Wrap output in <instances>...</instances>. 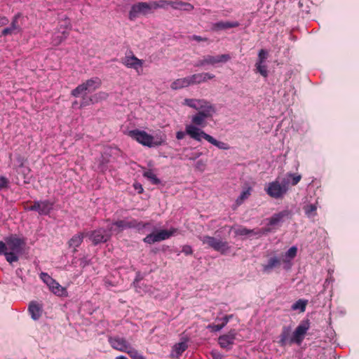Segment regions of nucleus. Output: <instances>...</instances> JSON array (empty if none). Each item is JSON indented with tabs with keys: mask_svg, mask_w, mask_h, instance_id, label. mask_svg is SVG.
Segmentation results:
<instances>
[{
	"mask_svg": "<svg viewBox=\"0 0 359 359\" xmlns=\"http://www.w3.org/2000/svg\"><path fill=\"white\" fill-rule=\"evenodd\" d=\"M128 135L138 143L148 147H156L165 142V136L161 135H151L144 130L139 129L129 130Z\"/></svg>",
	"mask_w": 359,
	"mask_h": 359,
	"instance_id": "3",
	"label": "nucleus"
},
{
	"mask_svg": "<svg viewBox=\"0 0 359 359\" xmlns=\"http://www.w3.org/2000/svg\"><path fill=\"white\" fill-rule=\"evenodd\" d=\"M215 76L208 72H201L194 74L190 76L191 85L200 84L207 82L208 80L213 79Z\"/></svg>",
	"mask_w": 359,
	"mask_h": 359,
	"instance_id": "19",
	"label": "nucleus"
},
{
	"mask_svg": "<svg viewBox=\"0 0 359 359\" xmlns=\"http://www.w3.org/2000/svg\"><path fill=\"white\" fill-rule=\"evenodd\" d=\"M181 5V1H169V6L172 7L173 9L180 10Z\"/></svg>",
	"mask_w": 359,
	"mask_h": 359,
	"instance_id": "46",
	"label": "nucleus"
},
{
	"mask_svg": "<svg viewBox=\"0 0 359 359\" xmlns=\"http://www.w3.org/2000/svg\"><path fill=\"white\" fill-rule=\"evenodd\" d=\"M208 329L210 330L212 332H217L222 329V325L220 324L218 325H209Z\"/></svg>",
	"mask_w": 359,
	"mask_h": 359,
	"instance_id": "49",
	"label": "nucleus"
},
{
	"mask_svg": "<svg viewBox=\"0 0 359 359\" xmlns=\"http://www.w3.org/2000/svg\"><path fill=\"white\" fill-rule=\"evenodd\" d=\"M182 252L184 253L186 255H192L193 250L190 245H185L182 247Z\"/></svg>",
	"mask_w": 359,
	"mask_h": 359,
	"instance_id": "48",
	"label": "nucleus"
},
{
	"mask_svg": "<svg viewBox=\"0 0 359 359\" xmlns=\"http://www.w3.org/2000/svg\"><path fill=\"white\" fill-rule=\"evenodd\" d=\"M152 12L151 1L139 2L131 6L128 17L130 20L137 18L140 15H146Z\"/></svg>",
	"mask_w": 359,
	"mask_h": 359,
	"instance_id": "12",
	"label": "nucleus"
},
{
	"mask_svg": "<svg viewBox=\"0 0 359 359\" xmlns=\"http://www.w3.org/2000/svg\"><path fill=\"white\" fill-rule=\"evenodd\" d=\"M190 39L191 40H194V41H206L208 39L206 38H203L200 36H197V35H193L190 37Z\"/></svg>",
	"mask_w": 359,
	"mask_h": 359,
	"instance_id": "54",
	"label": "nucleus"
},
{
	"mask_svg": "<svg viewBox=\"0 0 359 359\" xmlns=\"http://www.w3.org/2000/svg\"><path fill=\"white\" fill-rule=\"evenodd\" d=\"M151 4L152 11L158 8H166L169 6V1L167 0L151 1Z\"/></svg>",
	"mask_w": 359,
	"mask_h": 359,
	"instance_id": "34",
	"label": "nucleus"
},
{
	"mask_svg": "<svg viewBox=\"0 0 359 359\" xmlns=\"http://www.w3.org/2000/svg\"><path fill=\"white\" fill-rule=\"evenodd\" d=\"M256 69L257 72L264 77H267L268 76V70L267 67L265 65L264 62H256L255 64Z\"/></svg>",
	"mask_w": 359,
	"mask_h": 359,
	"instance_id": "37",
	"label": "nucleus"
},
{
	"mask_svg": "<svg viewBox=\"0 0 359 359\" xmlns=\"http://www.w3.org/2000/svg\"><path fill=\"white\" fill-rule=\"evenodd\" d=\"M288 186L289 182L285 179H283L281 181L276 179L268 184L265 191L269 196L273 198H282L287 192Z\"/></svg>",
	"mask_w": 359,
	"mask_h": 359,
	"instance_id": "5",
	"label": "nucleus"
},
{
	"mask_svg": "<svg viewBox=\"0 0 359 359\" xmlns=\"http://www.w3.org/2000/svg\"><path fill=\"white\" fill-rule=\"evenodd\" d=\"M194 6L189 3L182 1L181 8L180 10H183L185 11H191L194 9Z\"/></svg>",
	"mask_w": 359,
	"mask_h": 359,
	"instance_id": "45",
	"label": "nucleus"
},
{
	"mask_svg": "<svg viewBox=\"0 0 359 359\" xmlns=\"http://www.w3.org/2000/svg\"><path fill=\"white\" fill-rule=\"evenodd\" d=\"M307 304V300L299 299L292 306L294 311L299 310L300 312H304Z\"/></svg>",
	"mask_w": 359,
	"mask_h": 359,
	"instance_id": "36",
	"label": "nucleus"
},
{
	"mask_svg": "<svg viewBox=\"0 0 359 359\" xmlns=\"http://www.w3.org/2000/svg\"><path fill=\"white\" fill-rule=\"evenodd\" d=\"M29 172L30 169L28 167H24L22 165L20 167V170L19 171V173H22L25 176V178H26V175H29Z\"/></svg>",
	"mask_w": 359,
	"mask_h": 359,
	"instance_id": "51",
	"label": "nucleus"
},
{
	"mask_svg": "<svg viewBox=\"0 0 359 359\" xmlns=\"http://www.w3.org/2000/svg\"><path fill=\"white\" fill-rule=\"evenodd\" d=\"M49 289L55 294L58 296H67V292L66 289L62 287L55 280L53 281V283L48 286Z\"/></svg>",
	"mask_w": 359,
	"mask_h": 359,
	"instance_id": "25",
	"label": "nucleus"
},
{
	"mask_svg": "<svg viewBox=\"0 0 359 359\" xmlns=\"http://www.w3.org/2000/svg\"><path fill=\"white\" fill-rule=\"evenodd\" d=\"M69 35L66 34H63L62 31L57 30L54 32L51 38V43L54 46L60 45L62 41H64Z\"/></svg>",
	"mask_w": 359,
	"mask_h": 359,
	"instance_id": "27",
	"label": "nucleus"
},
{
	"mask_svg": "<svg viewBox=\"0 0 359 359\" xmlns=\"http://www.w3.org/2000/svg\"><path fill=\"white\" fill-rule=\"evenodd\" d=\"M92 97L94 103H97L101 100H106L108 97V94L105 92L100 91L92 95Z\"/></svg>",
	"mask_w": 359,
	"mask_h": 359,
	"instance_id": "39",
	"label": "nucleus"
},
{
	"mask_svg": "<svg viewBox=\"0 0 359 359\" xmlns=\"http://www.w3.org/2000/svg\"><path fill=\"white\" fill-rule=\"evenodd\" d=\"M147 224H144L142 222H138L136 219L128 220H118L111 224V226L109 228V231L112 233H118L121 231L126 229H142L146 226Z\"/></svg>",
	"mask_w": 359,
	"mask_h": 359,
	"instance_id": "8",
	"label": "nucleus"
},
{
	"mask_svg": "<svg viewBox=\"0 0 359 359\" xmlns=\"http://www.w3.org/2000/svg\"><path fill=\"white\" fill-rule=\"evenodd\" d=\"M203 244H206L209 248H212L215 251L219 252L222 254L226 253L230 247L226 241H223L215 237L210 236H203L199 237Z\"/></svg>",
	"mask_w": 359,
	"mask_h": 359,
	"instance_id": "9",
	"label": "nucleus"
},
{
	"mask_svg": "<svg viewBox=\"0 0 359 359\" xmlns=\"http://www.w3.org/2000/svg\"><path fill=\"white\" fill-rule=\"evenodd\" d=\"M8 22L9 20L6 17L0 15V27L6 25Z\"/></svg>",
	"mask_w": 359,
	"mask_h": 359,
	"instance_id": "53",
	"label": "nucleus"
},
{
	"mask_svg": "<svg viewBox=\"0 0 359 359\" xmlns=\"http://www.w3.org/2000/svg\"><path fill=\"white\" fill-rule=\"evenodd\" d=\"M203 139L220 149L228 150L230 149V147L228 144L224 142L218 141L210 135H208Z\"/></svg>",
	"mask_w": 359,
	"mask_h": 359,
	"instance_id": "28",
	"label": "nucleus"
},
{
	"mask_svg": "<svg viewBox=\"0 0 359 359\" xmlns=\"http://www.w3.org/2000/svg\"><path fill=\"white\" fill-rule=\"evenodd\" d=\"M108 341L114 349L126 353L132 359H145L124 337H109Z\"/></svg>",
	"mask_w": 359,
	"mask_h": 359,
	"instance_id": "4",
	"label": "nucleus"
},
{
	"mask_svg": "<svg viewBox=\"0 0 359 359\" xmlns=\"http://www.w3.org/2000/svg\"><path fill=\"white\" fill-rule=\"evenodd\" d=\"M290 328L288 327H284L282 333L280 336L279 344L281 346H285L287 344H290Z\"/></svg>",
	"mask_w": 359,
	"mask_h": 359,
	"instance_id": "29",
	"label": "nucleus"
},
{
	"mask_svg": "<svg viewBox=\"0 0 359 359\" xmlns=\"http://www.w3.org/2000/svg\"><path fill=\"white\" fill-rule=\"evenodd\" d=\"M89 236L93 243L97 245L109 241L111 236V233H107L104 229H98L92 231Z\"/></svg>",
	"mask_w": 359,
	"mask_h": 359,
	"instance_id": "17",
	"label": "nucleus"
},
{
	"mask_svg": "<svg viewBox=\"0 0 359 359\" xmlns=\"http://www.w3.org/2000/svg\"><path fill=\"white\" fill-rule=\"evenodd\" d=\"M186 135H187V124L185 125V131L180 130L176 133V138L178 140H181L184 139Z\"/></svg>",
	"mask_w": 359,
	"mask_h": 359,
	"instance_id": "47",
	"label": "nucleus"
},
{
	"mask_svg": "<svg viewBox=\"0 0 359 359\" xmlns=\"http://www.w3.org/2000/svg\"><path fill=\"white\" fill-rule=\"evenodd\" d=\"M200 154H197V155H196V157H198V156H200Z\"/></svg>",
	"mask_w": 359,
	"mask_h": 359,
	"instance_id": "62",
	"label": "nucleus"
},
{
	"mask_svg": "<svg viewBox=\"0 0 359 359\" xmlns=\"http://www.w3.org/2000/svg\"><path fill=\"white\" fill-rule=\"evenodd\" d=\"M29 311L34 320L39 318L41 314V307L35 302H32L29 306Z\"/></svg>",
	"mask_w": 359,
	"mask_h": 359,
	"instance_id": "31",
	"label": "nucleus"
},
{
	"mask_svg": "<svg viewBox=\"0 0 359 359\" xmlns=\"http://www.w3.org/2000/svg\"><path fill=\"white\" fill-rule=\"evenodd\" d=\"M40 278L48 286L51 285L54 280L48 273L43 272L40 274Z\"/></svg>",
	"mask_w": 359,
	"mask_h": 359,
	"instance_id": "42",
	"label": "nucleus"
},
{
	"mask_svg": "<svg viewBox=\"0 0 359 359\" xmlns=\"http://www.w3.org/2000/svg\"><path fill=\"white\" fill-rule=\"evenodd\" d=\"M177 229L171 228L170 230H161L155 233H150L144 238V242L148 244H153L170 238L175 235Z\"/></svg>",
	"mask_w": 359,
	"mask_h": 359,
	"instance_id": "13",
	"label": "nucleus"
},
{
	"mask_svg": "<svg viewBox=\"0 0 359 359\" xmlns=\"http://www.w3.org/2000/svg\"><path fill=\"white\" fill-rule=\"evenodd\" d=\"M239 26L238 22H219L213 25V28L216 30L226 29Z\"/></svg>",
	"mask_w": 359,
	"mask_h": 359,
	"instance_id": "30",
	"label": "nucleus"
},
{
	"mask_svg": "<svg viewBox=\"0 0 359 359\" xmlns=\"http://www.w3.org/2000/svg\"><path fill=\"white\" fill-rule=\"evenodd\" d=\"M287 176L292 179V185L297 184L302 178L300 175H295V174H292V173H289L287 175Z\"/></svg>",
	"mask_w": 359,
	"mask_h": 359,
	"instance_id": "44",
	"label": "nucleus"
},
{
	"mask_svg": "<svg viewBox=\"0 0 359 359\" xmlns=\"http://www.w3.org/2000/svg\"><path fill=\"white\" fill-rule=\"evenodd\" d=\"M182 104L197 111L191 115V123L187 124V132L190 138L201 142L208 135L203 128L207 126L208 120L216 114L215 104L203 98H185Z\"/></svg>",
	"mask_w": 359,
	"mask_h": 359,
	"instance_id": "1",
	"label": "nucleus"
},
{
	"mask_svg": "<svg viewBox=\"0 0 359 359\" xmlns=\"http://www.w3.org/2000/svg\"><path fill=\"white\" fill-rule=\"evenodd\" d=\"M297 252V248L295 246L291 247L285 253V258L283 259L284 262H289L291 259H294Z\"/></svg>",
	"mask_w": 359,
	"mask_h": 359,
	"instance_id": "35",
	"label": "nucleus"
},
{
	"mask_svg": "<svg viewBox=\"0 0 359 359\" xmlns=\"http://www.w3.org/2000/svg\"><path fill=\"white\" fill-rule=\"evenodd\" d=\"M102 84L101 79L98 77H93L86 80L72 90L71 95L75 97L87 95L98 89Z\"/></svg>",
	"mask_w": 359,
	"mask_h": 359,
	"instance_id": "7",
	"label": "nucleus"
},
{
	"mask_svg": "<svg viewBox=\"0 0 359 359\" xmlns=\"http://www.w3.org/2000/svg\"><path fill=\"white\" fill-rule=\"evenodd\" d=\"M235 233L238 236H252L260 234L261 233H257L254 230H250L245 227H239L236 229Z\"/></svg>",
	"mask_w": 359,
	"mask_h": 359,
	"instance_id": "33",
	"label": "nucleus"
},
{
	"mask_svg": "<svg viewBox=\"0 0 359 359\" xmlns=\"http://www.w3.org/2000/svg\"><path fill=\"white\" fill-rule=\"evenodd\" d=\"M196 169L199 170L200 171H203L205 168V163L203 161L200 160V161H197V163L196 164Z\"/></svg>",
	"mask_w": 359,
	"mask_h": 359,
	"instance_id": "50",
	"label": "nucleus"
},
{
	"mask_svg": "<svg viewBox=\"0 0 359 359\" xmlns=\"http://www.w3.org/2000/svg\"><path fill=\"white\" fill-rule=\"evenodd\" d=\"M237 332L235 330H230L228 333L221 335L218 339L220 346L223 348H231L236 339Z\"/></svg>",
	"mask_w": 359,
	"mask_h": 359,
	"instance_id": "18",
	"label": "nucleus"
},
{
	"mask_svg": "<svg viewBox=\"0 0 359 359\" xmlns=\"http://www.w3.org/2000/svg\"><path fill=\"white\" fill-rule=\"evenodd\" d=\"M233 317L232 315H228V316H225L224 317V319H226L227 320V322H229L230 320V319H231Z\"/></svg>",
	"mask_w": 359,
	"mask_h": 359,
	"instance_id": "59",
	"label": "nucleus"
},
{
	"mask_svg": "<svg viewBox=\"0 0 359 359\" xmlns=\"http://www.w3.org/2000/svg\"><path fill=\"white\" fill-rule=\"evenodd\" d=\"M220 320L222 321V323L220 325H222V328L225 327V325L229 323L226 319L224 318H221Z\"/></svg>",
	"mask_w": 359,
	"mask_h": 359,
	"instance_id": "57",
	"label": "nucleus"
},
{
	"mask_svg": "<svg viewBox=\"0 0 359 359\" xmlns=\"http://www.w3.org/2000/svg\"><path fill=\"white\" fill-rule=\"evenodd\" d=\"M134 187H135V189H138V192L139 193H142V192L143 189H142V186L140 184H134Z\"/></svg>",
	"mask_w": 359,
	"mask_h": 359,
	"instance_id": "56",
	"label": "nucleus"
},
{
	"mask_svg": "<svg viewBox=\"0 0 359 359\" xmlns=\"http://www.w3.org/2000/svg\"><path fill=\"white\" fill-rule=\"evenodd\" d=\"M251 187H248L247 189H244L241 193V195L236 199V204L238 205H241L245 200H246L251 195Z\"/></svg>",
	"mask_w": 359,
	"mask_h": 359,
	"instance_id": "32",
	"label": "nucleus"
},
{
	"mask_svg": "<svg viewBox=\"0 0 359 359\" xmlns=\"http://www.w3.org/2000/svg\"><path fill=\"white\" fill-rule=\"evenodd\" d=\"M231 59L229 54H222L218 55H205L196 64V67H204L206 65L215 66L219 63H226Z\"/></svg>",
	"mask_w": 359,
	"mask_h": 359,
	"instance_id": "11",
	"label": "nucleus"
},
{
	"mask_svg": "<svg viewBox=\"0 0 359 359\" xmlns=\"http://www.w3.org/2000/svg\"><path fill=\"white\" fill-rule=\"evenodd\" d=\"M291 215V211L288 210H284L278 213L274 214L269 219V224L274 226L280 223L283 220L284 218L288 217Z\"/></svg>",
	"mask_w": 359,
	"mask_h": 359,
	"instance_id": "22",
	"label": "nucleus"
},
{
	"mask_svg": "<svg viewBox=\"0 0 359 359\" xmlns=\"http://www.w3.org/2000/svg\"><path fill=\"white\" fill-rule=\"evenodd\" d=\"M77 104H78L77 101H75V102H74L72 103V107H75Z\"/></svg>",
	"mask_w": 359,
	"mask_h": 359,
	"instance_id": "61",
	"label": "nucleus"
},
{
	"mask_svg": "<svg viewBox=\"0 0 359 359\" xmlns=\"http://www.w3.org/2000/svg\"><path fill=\"white\" fill-rule=\"evenodd\" d=\"M144 177L149 179L152 184H160V180L156 177L152 170H147L143 174Z\"/></svg>",
	"mask_w": 359,
	"mask_h": 359,
	"instance_id": "38",
	"label": "nucleus"
},
{
	"mask_svg": "<svg viewBox=\"0 0 359 359\" xmlns=\"http://www.w3.org/2000/svg\"><path fill=\"white\" fill-rule=\"evenodd\" d=\"M233 317L232 315H228V316H225L224 317V319H226L227 320V322H229L230 320V319H231Z\"/></svg>",
	"mask_w": 359,
	"mask_h": 359,
	"instance_id": "58",
	"label": "nucleus"
},
{
	"mask_svg": "<svg viewBox=\"0 0 359 359\" xmlns=\"http://www.w3.org/2000/svg\"><path fill=\"white\" fill-rule=\"evenodd\" d=\"M309 327L310 324L308 320L302 322L294 331L292 337H290V344L295 343L300 345Z\"/></svg>",
	"mask_w": 359,
	"mask_h": 359,
	"instance_id": "14",
	"label": "nucleus"
},
{
	"mask_svg": "<svg viewBox=\"0 0 359 359\" xmlns=\"http://www.w3.org/2000/svg\"><path fill=\"white\" fill-rule=\"evenodd\" d=\"M211 355L212 359H223V356L217 351H212Z\"/></svg>",
	"mask_w": 359,
	"mask_h": 359,
	"instance_id": "55",
	"label": "nucleus"
},
{
	"mask_svg": "<svg viewBox=\"0 0 359 359\" xmlns=\"http://www.w3.org/2000/svg\"><path fill=\"white\" fill-rule=\"evenodd\" d=\"M189 86H191L190 76L174 80L170 83V88L173 90H177L189 87Z\"/></svg>",
	"mask_w": 359,
	"mask_h": 359,
	"instance_id": "20",
	"label": "nucleus"
},
{
	"mask_svg": "<svg viewBox=\"0 0 359 359\" xmlns=\"http://www.w3.org/2000/svg\"><path fill=\"white\" fill-rule=\"evenodd\" d=\"M81 96L82 97V100L80 103V106H79L80 108L88 106L90 104H95L94 102L93 101L92 96L88 97L86 95H81Z\"/></svg>",
	"mask_w": 359,
	"mask_h": 359,
	"instance_id": "40",
	"label": "nucleus"
},
{
	"mask_svg": "<svg viewBox=\"0 0 359 359\" xmlns=\"http://www.w3.org/2000/svg\"><path fill=\"white\" fill-rule=\"evenodd\" d=\"M317 207L315 204H309L304 206V210L306 215L308 217H311L314 215L316 211Z\"/></svg>",
	"mask_w": 359,
	"mask_h": 359,
	"instance_id": "41",
	"label": "nucleus"
},
{
	"mask_svg": "<svg viewBox=\"0 0 359 359\" xmlns=\"http://www.w3.org/2000/svg\"><path fill=\"white\" fill-rule=\"evenodd\" d=\"M8 180L4 177H0V189L7 187Z\"/></svg>",
	"mask_w": 359,
	"mask_h": 359,
	"instance_id": "52",
	"label": "nucleus"
},
{
	"mask_svg": "<svg viewBox=\"0 0 359 359\" xmlns=\"http://www.w3.org/2000/svg\"><path fill=\"white\" fill-rule=\"evenodd\" d=\"M187 348V341L179 342L173 346L170 356L173 358H178Z\"/></svg>",
	"mask_w": 359,
	"mask_h": 359,
	"instance_id": "23",
	"label": "nucleus"
},
{
	"mask_svg": "<svg viewBox=\"0 0 359 359\" xmlns=\"http://www.w3.org/2000/svg\"><path fill=\"white\" fill-rule=\"evenodd\" d=\"M115 359H128V358L124 355H120V356H117Z\"/></svg>",
	"mask_w": 359,
	"mask_h": 359,
	"instance_id": "60",
	"label": "nucleus"
},
{
	"mask_svg": "<svg viewBox=\"0 0 359 359\" xmlns=\"http://www.w3.org/2000/svg\"><path fill=\"white\" fill-rule=\"evenodd\" d=\"M22 17L20 13L16 14L11 23V25L2 30L3 36L16 34L22 31Z\"/></svg>",
	"mask_w": 359,
	"mask_h": 359,
	"instance_id": "16",
	"label": "nucleus"
},
{
	"mask_svg": "<svg viewBox=\"0 0 359 359\" xmlns=\"http://www.w3.org/2000/svg\"><path fill=\"white\" fill-rule=\"evenodd\" d=\"M268 55H269V53L267 50H266L264 49H261L258 53V59H257V62H266Z\"/></svg>",
	"mask_w": 359,
	"mask_h": 359,
	"instance_id": "43",
	"label": "nucleus"
},
{
	"mask_svg": "<svg viewBox=\"0 0 359 359\" xmlns=\"http://www.w3.org/2000/svg\"><path fill=\"white\" fill-rule=\"evenodd\" d=\"M53 208V203L48 200L36 201L33 203V205L28 207L27 210L36 211L39 215H48Z\"/></svg>",
	"mask_w": 359,
	"mask_h": 359,
	"instance_id": "15",
	"label": "nucleus"
},
{
	"mask_svg": "<svg viewBox=\"0 0 359 359\" xmlns=\"http://www.w3.org/2000/svg\"><path fill=\"white\" fill-rule=\"evenodd\" d=\"M102 84L101 79L98 77H93L86 80L72 90L71 95L75 97L87 95L98 89Z\"/></svg>",
	"mask_w": 359,
	"mask_h": 359,
	"instance_id": "6",
	"label": "nucleus"
},
{
	"mask_svg": "<svg viewBox=\"0 0 359 359\" xmlns=\"http://www.w3.org/2000/svg\"><path fill=\"white\" fill-rule=\"evenodd\" d=\"M72 25L70 20L65 17L59 21L57 30L62 31L63 34L69 35V31L71 30Z\"/></svg>",
	"mask_w": 359,
	"mask_h": 359,
	"instance_id": "26",
	"label": "nucleus"
},
{
	"mask_svg": "<svg viewBox=\"0 0 359 359\" xmlns=\"http://www.w3.org/2000/svg\"><path fill=\"white\" fill-rule=\"evenodd\" d=\"M26 244L25 239L17 235H11L5 238V242L0 241V254L4 255L10 264L18 260L19 255L22 252Z\"/></svg>",
	"mask_w": 359,
	"mask_h": 359,
	"instance_id": "2",
	"label": "nucleus"
},
{
	"mask_svg": "<svg viewBox=\"0 0 359 359\" xmlns=\"http://www.w3.org/2000/svg\"><path fill=\"white\" fill-rule=\"evenodd\" d=\"M281 260L278 257H272L269 259L266 264L262 265V271L266 273H269L272 270L280 265Z\"/></svg>",
	"mask_w": 359,
	"mask_h": 359,
	"instance_id": "21",
	"label": "nucleus"
},
{
	"mask_svg": "<svg viewBox=\"0 0 359 359\" xmlns=\"http://www.w3.org/2000/svg\"><path fill=\"white\" fill-rule=\"evenodd\" d=\"M121 63L128 69H133L140 74L142 72L144 60L137 58L133 51L126 53L125 56L121 58Z\"/></svg>",
	"mask_w": 359,
	"mask_h": 359,
	"instance_id": "10",
	"label": "nucleus"
},
{
	"mask_svg": "<svg viewBox=\"0 0 359 359\" xmlns=\"http://www.w3.org/2000/svg\"><path fill=\"white\" fill-rule=\"evenodd\" d=\"M84 238L83 233H78L73 236L71 239L68 241V245L70 248H73V252L76 251V248L79 247L82 243Z\"/></svg>",
	"mask_w": 359,
	"mask_h": 359,
	"instance_id": "24",
	"label": "nucleus"
}]
</instances>
